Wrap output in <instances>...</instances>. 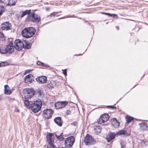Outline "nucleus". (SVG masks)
<instances>
[{"label": "nucleus", "instance_id": "72a5a7b5", "mask_svg": "<svg viewBox=\"0 0 148 148\" xmlns=\"http://www.w3.org/2000/svg\"><path fill=\"white\" fill-rule=\"evenodd\" d=\"M8 65V63L6 62H2L0 63V67L6 66Z\"/></svg>", "mask_w": 148, "mask_h": 148}, {"label": "nucleus", "instance_id": "39448f33", "mask_svg": "<svg viewBox=\"0 0 148 148\" xmlns=\"http://www.w3.org/2000/svg\"><path fill=\"white\" fill-rule=\"evenodd\" d=\"M25 99H30L35 95L34 89L32 88H26L24 90Z\"/></svg>", "mask_w": 148, "mask_h": 148}, {"label": "nucleus", "instance_id": "f704fd0d", "mask_svg": "<svg viewBox=\"0 0 148 148\" xmlns=\"http://www.w3.org/2000/svg\"><path fill=\"white\" fill-rule=\"evenodd\" d=\"M46 148H57L55 145L53 144V143L51 145H49L47 146Z\"/></svg>", "mask_w": 148, "mask_h": 148}, {"label": "nucleus", "instance_id": "dca6fc26", "mask_svg": "<svg viewBox=\"0 0 148 148\" xmlns=\"http://www.w3.org/2000/svg\"><path fill=\"white\" fill-rule=\"evenodd\" d=\"M116 135V133L115 134L112 132H110L108 135H107L106 138L108 142H110L114 138Z\"/></svg>", "mask_w": 148, "mask_h": 148}, {"label": "nucleus", "instance_id": "a18cd8bd", "mask_svg": "<svg viewBox=\"0 0 148 148\" xmlns=\"http://www.w3.org/2000/svg\"><path fill=\"white\" fill-rule=\"evenodd\" d=\"M143 144H145V145L146 146L147 145V144H148V143L146 142H145L144 141H143L142 143V145H144Z\"/></svg>", "mask_w": 148, "mask_h": 148}, {"label": "nucleus", "instance_id": "473e14b6", "mask_svg": "<svg viewBox=\"0 0 148 148\" xmlns=\"http://www.w3.org/2000/svg\"><path fill=\"white\" fill-rule=\"evenodd\" d=\"M101 14H104L106 15H108L110 16H112L114 17V16H116V15L115 14H112L110 13H105L104 12H101Z\"/></svg>", "mask_w": 148, "mask_h": 148}, {"label": "nucleus", "instance_id": "6e6552de", "mask_svg": "<svg viewBox=\"0 0 148 148\" xmlns=\"http://www.w3.org/2000/svg\"><path fill=\"white\" fill-rule=\"evenodd\" d=\"M53 113V111L51 109H46L43 111L42 114L44 118L49 119L52 117Z\"/></svg>", "mask_w": 148, "mask_h": 148}, {"label": "nucleus", "instance_id": "5fc2aeb1", "mask_svg": "<svg viewBox=\"0 0 148 148\" xmlns=\"http://www.w3.org/2000/svg\"><path fill=\"white\" fill-rule=\"evenodd\" d=\"M106 23V24H107L108 23L107 22Z\"/></svg>", "mask_w": 148, "mask_h": 148}, {"label": "nucleus", "instance_id": "b1692460", "mask_svg": "<svg viewBox=\"0 0 148 148\" xmlns=\"http://www.w3.org/2000/svg\"><path fill=\"white\" fill-rule=\"evenodd\" d=\"M25 43V45H24V47L23 48L25 49H30L31 47L32 46V44L29 42L25 41H24Z\"/></svg>", "mask_w": 148, "mask_h": 148}, {"label": "nucleus", "instance_id": "6ab92c4d", "mask_svg": "<svg viewBox=\"0 0 148 148\" xmlns=\"http://www.w3.org/2000/svg\"><path fill=\"white\" fill-rule=\"evenodd\" d=\"M12 92L10 88L7 85L4 86V93L7 95H10Z\"/></svg>", "mask_w": 148, "mask_h": 148}, {"label": "nucleus", "instance_id": "4c0bfd02", "mask_svg": "<svg viewBox=\"0 0 148 148\" xmlns=\"http://www.w3.org/2000/svg\"><path fill=\"white\" fill-rule=\"evenodd\" d=\"M8 1V0H0V4H5Z\"/></svg>", "mask_w": 148, "mask_h": 148}, {"label": "nucleus", "instance_id": "864d4df0", "mask_svg": "<svg viewBox=\"0 0 148 148\" xmlns=\"http://www.w3.org/2000/svg\"><path fill=\"white\" fill-rule=\"evenodd\" d=\"M69 17H71V16H69Z\"/></svg>", "mask_w": 148, "mask_h": 148}, {"label": "nucleus", "instance_id": "4be33fe9", "mask_svg": "<svg viewBox=\"0 0 148 148\" xmlns=\"http://www.w3.org/2000/svg\"><path fill=\"white\" fill-rule=\"evenodd\" d=\"M116 134L118 136L122 135H126L127 136H128L126 130L124 129H123L119 131L116 132Z\"/></svg>", "mask_w": 148, "mask_h": 148}, {"label": "nucleus", "instance_id": "e433bc0d", "mask_svg": "<svg viewBox=\"0 0 148 148\" xmlns=\"http://www.w3.org/2000/svg\"><path fill=\"white\" fill-rule=\"evenodd\" d=\"M25 78H27V79H29V78H34V76L31 74H29L25 77Z\"/></svg>", "mask_w": 148, "mask_h": 148}, {"label": "nucleus", "instance_id": "c9c22d12", "mask_svg": "<svg viewBox=\"0 0 148 148\" xmlns=\"http://www.w3.org/2000/svg\"><path fill=\"white\" fill-rule=\"evenodd\" d=\"M58 13V12H53L52 13H51L47 17L49 16H55Z\"/></svg>", "mask_w": 148, "mask_h": 148}, {"label": "nucleus", "instance_id": "6e6d98bb", "mask_svg": "<svg viewBox=\"0 0 148 148\" xmlns=\"http://www.w3.org/2000/svg\"><path fill=\"white\" fill-rule=\"evenodd\" d=\"M1 98H0V100H1Z\"/></svg>", "mask_w": 148, "mask_h": 148}, {"label": "nucleus", "instance_id": "a211bd4d", "mask_svg": "<svg viewBox=\"0 0 148 148\" xmlns=\"http://www.w3.org/2000/svg\"><path fill=\"white\" fill-rule=\"evenodd\" d=\"M140 126V129L143 130H147L148 128V125L147 123L143 122L139 124Z\"/></svg>", "mask_w": 148, "mask_h": 148}, {"label": "nucleus", "instance_id": "09e8293b", "mask_svg": "<svg viewBox=\"0 0 148 148\" xmlns=\"http://www.w3.org/2000/svg\"><path fill=\"white\" fill-rule=\"evenodd\" d=\"M116 29H117L118 30V29H119V27H118V26H116Z\"/></svg>", "mask_w": 148, "mask_h": 148}, {"label": "nucleus", "instance_id": "de8ad7c7", "mask_svg": "<svg viewBox=\"0 0 148 148\" xmlns=\"http://www.w3.org/2000/svg\"><path fill=\"white\" fill-rule=\"evenodd\" d=\"M82 54H75V55H74V56H79L82 55Z\"/></svg>", "mask_w": 148, "mask_h": 148}, {"label": "nucleus", "instance_id": "f03ea898", "mask_svg": "<svg viewBox=\"0 0 148 148\" xmlns=\"http://www.w3.org/2000/svg\"><path fill=\"white\" fill-rule=\"evenodd\" d=\"M36 30L32 27L25 28L22 31V35L27 38L32 37L35 34Z\"/></svg>", "mask_w": 148, "mask_h": 148}, {"label": "nucleus", "instance_id": "37998d69", "mask_svg": "<svg viewBox=\"0 0 148 148\" xmlns=\"http://www.w3.org/2000/svg\"><path fill=\"white\" fill-rule=\"evenodd\" d=\"M77 122L76 121H75V122H73V123H71V125H73L74 126H76L77 125Z\"/></svg>", "mask_w": 148, "mask_h": 148}, {"label": "nucleus", "instance_id": "49530a36", "mask_svg": "<svg viewBox=\"0 0 148 148\" xmlns=\"http://www.w3.org/2000/svg\"><path fill=\"white\" fill-rule=\"evenodd\" d=\"M15 111L16 112H19V110L18 108H16L15 110Z\"/></svg>", "mask_w": 148, "mask_h": 148}, {"label": "nucleus", "instance_id": "7ed1b4c3", "mask_svg": "<svg viewBox=\"0 0 148 148\" xmlns=\"http://www.w3.org/2000/svg\"><path fill=\"white\" fill-rule=\"evenodd\" d=\"M42 105V102L40 99H38L33 102L32 104L31 105V108L33 112H37L40 110Z\"/></svg>", "mask_w": 148, "mask_h": 148}, {"label": "nucleus", "instance_id": "a878e982", "mask_svg": "<svg viewBox=\"0 0 148 148\" xmlns=\"http://www.w3.org/2000/svg\"><path fill=\"white\" fill-rule=\"evenodd\" d=\"M6 40V37L2 32H0V40L5 41Z\"/></svg>", "mask_w": 148, "mask_h": 148}, {"label": "nucleus", "instance_id": "1a4fd4ad", "mask_svg": "<svg viewBox=\"0 0 148 148\" xmlns=\"http://www.w3.org/2000/svg\"><path fill=\"white\" fill-rule=\"evenodd\" d=\"M14 43L15 45L14 48L18 51L21 50L24 47V44L20 39L16 40Z\"/></svg>", "mask_w": 148, "mask_h": 148}, {"label": "nucleus", "instance_id": "c756f323", "mask_svg": "<svg viewBox=\"0 0 148 148\" xmlns=\"http://www.w3.org/2000/svg\"><path fill=\"white\" fill-rule=\"evenodd\" d=\"M134 119V118L131 116H128L127 119V123H129L131 122Z\"/></svg>", "mask_w": 148, "mask_h": 148}, {"label": "nucleus", "instance_id": "a19ab883", "mask_svg": "<svg viewBox=\"0 0 148 148\" xmlns=\"http://www.w3.org/2000/svg\"><path fill=\"white\" fill-rule=\"evenodd\" d=\"M63 71V73L66 76L67 75L66 69H65L64 70H62Z\"/></svg>", "mask_w": 148, "mask_h": 148}, {"label": "nucleus", "instance_id": "9b49d317", "mask_svg": "<svg viewBox=\"0 0 148 148\" xmlns=\"http://www.w3.org/2000/svg\"><path fill=\"white\" fill-rule=\"evenodd\" d=\"M1 27L3 30L5 31L10 30L12 27L11 23L8 22H5L2 23Z\"/></svg>", "mask_w": 148, "mask_h": 148}, {"label": "nucleus", "instance_id": "c85d7f7f", "mask_svg": "<svg viewBox=\"0 0 148 148\" xmlns=\"http://www.w3.org/2000/svg\"><path fill=\"white\" fill-rule=\"evenodd\" d=\"M5 11L4 6L2 5H0V16L2 14L3 12Z\"/></svg>", "mask_w": 148, "mask_h": 148}, {"label": "nucleus", "instance_id": "f8f14e48", "mask_svg": "<svg viewBox=\"0 0 148 148\" xmlns=\"http://www.w3.org/2000/svg\"><path fill=\"white\" fill-rule=\"evenodd\" d=\"M66 101L58 102L55 104V108L56 109H59L65 107L67 104Z\"/></svg>", "mask_w": 148, "mask_h": 148}, {"label": "nucleus", "instance_id": "0eeeda50", "mask_svg": "<svg viewBox=\"0 0 148 148\" xmlns=\"http://www.w3.org/2000/svg\"><path fill=\"white\" fill-rule=\"evenodd\" d=\"M75 141V138L73 136L67 138L64 142L65 145L68 148H70L72 146Z\"/></svg>", "mask_w": 148, "mask_h": 148}, {"label": "nucleus", "instance_id": "ea45409f", "mask_svg": "<svg viewBox=\"0 0 148 148\" xmlns=\"http://www.w3.org/2000/svg\"><path fill=\"white\" fill-rule=\"evenodd\" d=\"M107 108H110L112 109H116V107L113 106H106Z\"/></svg>", "mask_w": 148, "mask_h": 148}, {"label": "nucleus", "instance_id": "58836bf2", "mask_svg": "<svg viewBox=\"0 0 148 148\" xmlns=\"http://www.w3.org/2000/svg\"><path fill=\"white\" fill-rule=\"evenodd\" d=\"M43 92L41 90H38L37 92V94L39 96H40L42 94Z\"/></svg>", "mask_w": 148, "mask_h": 148}, {"label": "nucleus", "instance_id": "cd10ccee", "mask_svg": "<svg viewBox=\"0 0 148 148\" xmlns=\"http://www.w3.org/2000/svg\"><path fill=\"white\" fill-rule=\"evenodd\" d=\"M37 64L41 66L46 67H49V65H48L45 64L44 63L42 62H41L40 61H38L37 62Z\"/></svg>", "mask_w": 148, "mask_h": 148}, {"label": "nucleus", "instance_id": "2eb2a0df", "mask_svg": "<svg viewBox=\"0 0 148 148\" xmlns=\"http://www.w3.org/2000/svg\"><path fill=\"white\" fill-rule=\"evenodd\" d=\"M54 121L55 123L58 126L61 127L62 126L63 122L61 117H56L54 119Z\"/></svg>", "mask_w": 148, "mask_h": 148}, {"label": "nucleus", "instance_id": "603ef678", "mask_svg": "<svg viewBox=\"0 0 148 148\" xmlns=\"http://www.w3.org/2000/svg\"><path fill=\"white\" fill-rule=\"evenodd\" d=\"M60 148H63V147H60Z\"/></svg>", "mask_w": 148, "mask_h": 148}, {"label": "nucleus", "instance_id": "c03bdc74", "mask_svg": "<svg viewBox=\"0 0 148 148\" xmlns=\"http://www.w3.org/2000/svg\"><path fill=\"white\" fill-rule=\"evenodd\" d=\"M71 113V112L70 110H67V111H66V114L67 115H69V114H70Z\"/></svg>", "mask_w": 148, "mask_h": 148}, {"label": "nucleus", "instance_id": "8fccbe9b", "mask_svg": "<svg viewBox=\"0 0 148 148\" xmlns=\"http://www.w3.org/2000/svg\"><path fill=\"white\" fill-rule=\"evenodd\" d=\"M59 18L58 19H62V18Z\"/></svg>", "mask_w": 148, "mask_h": 148}, {"label": "nucleus", "instance_id": "ddd939ff", "mask_svg": "<svg viewBox=\"0 0 148 148\" xmlns=\"http://www.w3.org/2000/svg\"><path fill=\"white\" fill-rule=\"evenodd\" d=\"M47 142L49 145H51L54 142V137L53 134L51 133H49L46 136Z\"/></svg>", "mask_w": 148, "mask_h": 148}, {"label": "nucleus", "instance_id": "9d476101", "mask_svg": "<svg viewBox=\"0 0 148 148\" xmlns=\"http://www.w3.org/2000/svg\"><path fill=\"white\" fill-rule=\"evenodd\" d=\"M109 116L107 114H104L100 116V117L97 121L98 123H101L107 121L109 119Z\"/></svg>", "mask_w": 148, "mask_h": 148}, {"label": "nucleus", "instance_id": "412c9836", "mask_svg": "<svg viewBox=\"0 0 148 148\" xmlns=\"http://www.w3.org/2000/svg\"><path fill=\"white\" fill-rule=\"evenodd\" d=\"M94 130L95 134L98 135L101 131V127L100 126H95L94 127Z\"/></svg>", "mask_w": 148, "mask_h": 148}, {"label": "nucleus", "instance_id": "bb28decb", "mask_svg": "<svg viewBox=\"0 0 148 148\" xmlns=\"http://www.w3.org/2000/svg\"><path fill=\"white\" fill-rule=\"evenodd\" d=\"M15 0H8V2L7 5L11 6L15 5Z\"/></svg>", "mask_w": 148, "mask_h": 148}, {"label": "nucleus", "instance_id": "423d86ee", "mask_svg": "<svg viewBox=\"0 0 148 148\" xmlns=\"http://www.w3.org/2000/svg\"><path fill=\"white\" fill-rule=\"evenodd\" d=\"M84 142L86 145H91L95 144L96 141L92 136L87 134L85 137Z\"/></svg>", "mask_w": 148, "mask_h": 148}, {"label": "nucleus", "instance_id": "2f4dec72", "mask_svg": "<svg viewBox=\"0 0 148 148\" xmlns=\"http://www.w3.org/2000/svg\"><path fill=\"white\" fill-rule=\"evenodd\" d=\"M62 134H61L58 136L56 135V136L57 138L60 140H63L64 139V137L62 136Z\"/></svg>", "mask_w": 148, "mask_h": 148}, {"label": "nucleus", "instance_id": "5701e85b", "mask_svg": "<svg viewBox=\"0 0 148 148\" xmlns=\"http://www.w3.org/2000/svg\"><path fill=\"white\" fill-rule=\"evenodd\" d=\"M56 82L53 81H51L50 82V83L47 84V86L49 89H51L55 87L56 86Z\"/></svg>", "mask_w": 148, "mask_h": 148}, {"label": "nucleus", "instance_id": "3c124183", "mask_svg": "<svg viewBox=\"0 0 148 148\" xmlns=\"http://www.w3.org/2000/svg\"><path fill=\"white\" fill-rule=\"evenodd\" d=\"M134 86L132 88V89L135 86Z\"/></svg>", "mask_w": 148, "mask_h": 148}, {"label": "nucleus", "instance_id": "aec40b11", "mask_svg": "<svg viewBox=\"0 0 148 148\" xmlns=\"http://www.w3.org/2000/svg\"><path fill=\"white\" fill-rule=\"evenodd\" d=\"M114 121L112 123V126L115 128H118L120 125L119 122L118 121L116 118L113 119Z\"/></svg>", "mask_w": 148, "mask_h": 148}, {"label": "nucleus", "instance_id": "4468645a", "mask_svg": "<svg viewBox=\"0 0 148 148\" xmlns=\"http://www.w3.org/2000/svg\"><path fill=\"white\" fill-rule=\"evenodd\" d=\"M37 82L40 84L46 83L47 81V77L44 76H41L36 78Z\"/></svg>", "mask_w": 148, "mask_h": 148}, {"label": "nucleus", "instance_id": "f3484780", "mask_svg": "<svg viewBox=\"0 0 148 148\" xmlns=\"http://www.w3.org/2000/svg\"><path fill=\"white\" fill-rule=\"evenodd\" d=\"M34 102L30 101L28 100V99H25L24 101V104L27 108L30 109L31 107V105Z\"/></svg>", "mask_w": 148, "mask_h": 148}, {"label": "nucleus", "instance_id": "79ce46f5", "mask_svg": "<svg viewBox=\"0 0 148 148\" xmlns=\"http://www.w3.org/2000/svg\"><path fill=\"white\" fill-rule=\"evenodd\" d=\"M120 144L121 145V148H125L126 147L125 145L124 144H123L122 143H121Z\"/></svg>", "mask_w": 148, "mask_h": 148}, {"label": "nucleus", "instance_id": "7c9ffc66", "mask_svg": "<svg viewBox=\"0 0 148 148\" xmlns=\"http://www.w3.org/2000/svg\"><path fill=\"white\" fill-rule=\"evenodd\" d=\"M34 78H29L27 79L26 78H25V81L26 83H31L32 82V79Z\"/></svg>", "mask_w": 148, "mask_h": 148}, {"label": "nucleus", "instance_id": "f257e3e1", "mask_svg": "<svg viewBox=\"0 0 148 148\" xmlns=\"http://www.w3.org/2000/svg\"><path fill=\"white\" fill-rule=\"evenodd\" d=\"M13 39L10 38L8 39V44L4 49L0 47V53L1 54H6L8 53H12L14 51V47L13 45Z\"/></svg>", "mask_w": 148, "mask_h": 148}, {"label": "nucleus", "instance_id": "393cba45", "mask_svg": "<svg viewBox=\"0 0 148 148\" xmlns=\"http://www.w3.org/2000/svg\"><path fill=\"white\" fill-rule=\"evenodd\" d=\"M31 10H26L24 11H23L22 14V15L21 16V18H23L24 16L27 14H28V15H29L31 12Z\"/></svg>", "mask_w": 148, "mask_h": 148}, {"label": "nucleus", "instance_id": "20e7f679", "mask_svg": "<svg viewBox=\"0 0 148 148\" xmlns=\"http://www.w3.org/2000/svg\"><path fill=\"white\" fill-rule=\"evenodd\" d=\"M27 18L29 21L36 23L39 22L41 19L39 16L34 13H33L30 15H28Z\"/></svg>", "mask_w": 148, "mask_h": 148}]
</instances>
